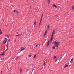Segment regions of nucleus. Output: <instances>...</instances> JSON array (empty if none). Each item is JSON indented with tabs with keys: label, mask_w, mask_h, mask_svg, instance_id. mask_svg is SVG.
I'll return each mask as SVG.
<instances>
[{
	"label": "nucleus",
	"mask_w": 74,
	"mask_h": 74,
	"mask_svg": "<svg viewBox=\"0 0 74 74\" xmlns=\"http://www.w3.org/2000/svg\"><path fill=\"white\" fill-rule=\"evenodd\" d=\"M60 42H59L55 41L53 42V45L52 49H55V47H58L59 45Z\"/></svg>",
	"instance_id": "obj_1"
},
{
	"label": "nucleus",
	"mask_w": 74,
	"mask_h": 74,
	"mask_svg": "<svg viewBox=\"0 0 74 74\" xmlns=\"http://www.w3.org/2000/svg\"><path fill=\"white\" fill-rule=\"evenodd\" d=\"M6 42H7V38H5V40L3 41V44H5L6 43Z\"/></svg>",
	"instance_id": "obj_2"
},
{
	"label": "nucleus",
	"mask_w": 74,
	"mask_h": 74,
	"mask_svg": "<svg viewBox=\"0 0 74 74\" xmlns=\"http://www.w3.org/2000/svg\"><path fill=\"white\" fill-rule=\"evenodd\" d=\"M50 41V40H49L47 42V47H48V46H49V42Z\"/></svg>",
	"instance_id": "obj_3"
},
{
	"label": "nucleus",
	"mask_w": 74,
	"mask_h": 74,
	"mask_svg": "<svg viewBox=\"0 0 74 74\" xmlns=\"http://www.w3.org/2000/svg\"><path fill=\"white\" fill-rule=\"evenodd\" d=\"M52 40H53V35H51V39L50 40V42H52Z\"/></svg>",
	"instance_id": "obj_4"
},
{
	"label": "nucleus",
	"mask_w": 74,
	"mask_h": 74,
	"mask_svg": "<svg viewBox=\"0 0 74 74\" xmlns=\"http://www.w3.org/2000/svg\"><path fill=\"white\" fill-rule=\"evenodd\" d=\"M47 29L45 32V34L44 35V37H45V35H46V34H47Z\"/></svg>",
	"instance_id": "obj_5"
},
{
	"label": "nucleus",
	"mask_w": 74,
	"mask_h": 74,
	"mask_svg": "<svg viewBox=\"0 0 74 74\" xmlns=\"http://www.w3.org/2000/svg\"><path fill=\"white\" fill-rule=\"evenodd\" d=\"M52 6L53 7H56V8L57 7V6H56V5H55V4H53L52 5Z\"/></svg>",
	"instance_id": "obj_6"
},
{
	"label": "nucleus",
	"mask_w": 74,
	"mask_h": 74,
	"mask_svg": "<svg viewBox=\"0 0 74 74\" xmlns=\"http://www.w3.org/2000/svg\"><path fill=\"white\" fill-rule=\"evenodd\" d=\"M5 55V51L4 52L2 53L0 55H2L3 56V55Z\"/></svg>",
	"instance_id": "obj_7"
},
{
	"label": "nucleus",
	"mask_w": 74,
	"mask_h": 74,
	"mask_svg": "<svg viewBox=\"0 0 74 74\" xmlns=\"http://www.w3.org/2000/svg\"><path fill=\"white\" fill-rule=\"evenodd\" d=\"M8 43H7V50H8Z\"/></svg>",
	"instance_id": "obj_8"
},
{
	"label": "nucleus",
	"mask_w": 74,
	"mask_h": 74,
	"mask_svg": "<svg viewBox=\"0 0 74 74\" xmlns=\"http://www.w3.org/2000/svg\"><path fill=\"white\" fill-rule=\"evenodd\" d=\"M55 30H53V32L52 33V36H53V34H54V33H55Z\"/></svg>",
	"instance_id": "obj_9"
},
{
	"label": "nucleus",
	"mask_w": 74,
	"mask_h": 74,
	"mask_svg": "<svg viewBox=\"0 0 74 74\" xmlns=\"http://www.w3.org/2000/svg\"><path fill=\"white\" fill-rule=\"evenodd\" d=\"M25 48L23 47H22L21 48V51H23V50H25Z\"/></svg>",
	"instance_id": "obj_10"
},
{
	"label": "nucleus",
	"mask_w": 74,
	"mask_h": 74,
	"mask_svg": "<svg viewBox=\"0 0 74 74\" xmlns=\"http://www.w3.org/2000/svg\"><path fill=\"white\" fill-rule=\"evenodd\" d=\"M5 36L6 37H8V38H9L10 37L8 35H6Z\"/></svg>",
	"instance_id": "obj_11"
},
{
	"label": "nucleus",
	"mask_w": 74,
	"mask_h": 74,
	"mask_svg": "<svg viewBox=\"0 0 74 74\" xmlns=\"http://www.w3.org/2000/svg\"><path fill=\"white\" fill-rule=\"evenodd\" d=\"M69 66V65H65V66H64V68H66V67H67Z\"/></svg>",
	"instance_id": "obj_12"
},
{
	"label": "nucleus",
	"mask_w": 74,
	"mask_h": 74,
	"mask_svg": "<svg viewBox=\"0 0 74 74\" xmlns=\"http://www.w3.org/2000/svg\"><path fill=\"white\" fill-rule=\"evenodd\" d=\"M0 34H2V31H1V29H0Z\"/></svg>",
	"instance_id": "obj_13"
},
{
	"label": "nucleus",
	"mask_w": 74,
	"mask_h": 74,
	"mask_svg": "<svg viewBox=\"0 0 74 74\" xmlns=\"http://www.w3.org/2000/svg\"><path fill=\"white\" fill-rule=\"evenodd\" d=\"M28 58H30V57H31L32 56V55H29L28 56Z\"/></svg>",
	"instance_id": "obj_14"
},
{
	"label": "nucleus",
	"mask_w": 74,
	"mask_h": 74,
	"mask_svg": "<svg viewBox=\"0 0 74 74\" xmlns=\"http://www.w3.org/2000/svg\"><path fill=\"white\" fill-rule=\"evenodd\" d=\"M41 21H42L41 20L39 24V26H40V25H41Z\"/></svg>",
	"instance_id": "obj_15"
},
{
	"label": "nucleus",
	"mask_w": 74,
	"mask_h": 74,
	"mask_svg": "<svg viewBox=\"0 0 74 74\" xmlns=\"http://www.w3.org/2000/svg\"><path fill=\"white\" fill-rule=\"evenodd\" d=\"M22 35V34H18V36H19V37H21Z\"/></svg>",
	"instance_id": "obj_16"
},
{
	"label": "nucleus",
	"mask_w": 74,
	"mask_h": 74,
	"mask_svg": "<svg viewBox=\"0 0 74 74\" xmlns=\"http://www.w3.org/2000/svg\"><path fill=\"white\" fill-rule=\"evenodd\" d=\"M22 68H21L20 70V73H21V72H22Z\"/></svg>",
	"instance_id": "obj_17"
},
{
	"label": "nucleus",
	"mask_w": 74,
	"mask_h": 74,
	"mask_svg": "<svg viewBox=\"0 0 74 74\" xmlns=\"http://www.w3.org/2000/svg\"><path fill=\"white\" fill-rule=\"evenodd\" d=\"M16 13H17V14L19 13V12L17 11V10H16Z\"/></svg>",
	"instance_id": "obj_18"
},
{
	"label": "nucleus",
	"mask_w": 74,
	"mask_h": 74,
	"mask_svg": "<svg viewBox=\"0 0 74 74\" xmlns=\"http://www.w3.org/2000/svg\"><path fill=\"white\" fill-rule=\"evenodd\" d=\"M36 55H35L33 57V58H34H34H36Z\"/></svg>",
	"instance_id": "obj_19"
},
{
	"label": "nucleus",
	"mask_w": 74,
	"mask_h": 74,
	"mask_svg": "<svg viewBox=\"0 0 74 74\" xmlns=\"http://www.w3.org/2000/svg\"><path fill=\"white\" fill-rule=\"evenodd\" d=\"M34 25H36V21H35L34 22Z\"/></svg>",
	"instance_id": "obj_20"
},
{
	"label": "nucleus",
	"mask_w": 74,
	"mask_h": 74,
	"mask_svg": "<svg viewBox=\"0 0 74 74\" xmlns=\"http://www.w3.org/2000/svg\"><path fill=\"white\" fill-rule=\"evenodd\" d=\"M44 66H45V65H46L45 62H44Z\"/></svg>",
	"instance_id": "obj_21"
},
{
	"label": "nucleus",
	"mask_w": 74,
	"mask_h": 74,
	"mask_svg": "<svg viewBox=\"0 0 74 74\" xmlns=\"http://www.w3.org/2000/svg\"><path fill=\"white\" fill-rule=\"evenodd\" d=\"M42 16H43V14H42V17H41V21H42Z\"/></svg>",
	"instance_id": "obj_22"
},
{
	"label": "nucleus",
	"mask_w": 74,
	"mask_h": 74,
	"mask_svg": "<svg viewBox=\"0 0 74 74\" xmlns=\"http://www.w3.org/2000/svg\"><path fill=\"white\" fill-rule=\"evenodd\" d=\"M47 27H48V29H49V28L50 27L49 26V25H48L47 26Z\"/></svg>",
	"instance_id": "obj_23"
},
{
	"label": "nucleus",
	"mask_w": 74,
	"mask_h": 74,
	"mask_svg": "<svg viewBox=\"0 0 74 74\" xmlns=\"http://www.w3.org/2000/svg\"><path fill=\"white\" fill-rule=\"evenodd\" d=\"M73 59H72L70 61V62H72L73 61Z\"/></svg>",
	"instance_id": "obj_24"
},
{
	"label": "nucleus",
	"mask_w": 74,
	"mask_h": 74,
	"mask_svg": "<svg viewBox=\"0 0 74 74\" xmlns=\"http://www.w3.org/2000/svg\"><path fill=\"white\" fill-rule=\"evenodd\" d=\"M35 45L36 47H37V46H38V45Z\"/></svg>",
	"instance_id": "obj_25"
},
{
	"label": "nucleus",
	"mask_w": 74,
	"mask_h": 74,
	"mask_svg": "<svg viewBox=\"0 0 74 74\" xmlns=\"http://www.w3.org/2000/svg\"><path fill=\"white\" fill-rule=\"evenodd\" d=\"M56 58V56H55L54 57L53 59H55V58Z\"/></svg>",
	"instance_id": "obj_26"
},
{
	"label": "nucleus",
	"mask_w": 74,
	"mask_h": 74,
	"mask_svg": "<svg viewBox=\"0 0 74 74\" xmlns=\"http://www.w3.org/2000/svg\"><path fill=\"white\" fill-rule=\"evenodd\" d=\"M13 11H14V12H16V10H14Z\"/></svg>",
	"instance_id": "obj_27"
},
{
	"label": "nucleus",
	"mask_w": 74,
	"mask_h": 74,
	"mask_svg": "<svg viewBox=\"0 0 74 74\" xmlns=\"http://www.w3.org/2000/svg\"><path fill=\"white\" fill-rule=\"evenodd\" d=\"M48 2H49L48 5H49V3H50V1Z\"/></svg>",
	"instance_id": "obj_28"
},
{
	"label": "nucleus",
	"mask_w": 74,
	"mask_h": 74,
	"mask_svg": "<svg viewBox=\"0 0 74 74\" xmlns=\"http://www.w3.org/2000/svg\"><path fill=\"white\" fill-rule=\"evenodd\" d=\"M48 2H49V1H50V0H48Z\"/></svg>",
	"instance_id": "obj_29"
},
{
	"label": "nucleus",
	"mask_w": 74,
	"mask_h": 74,
	"mask_svg": "<svg viewBox=\"0 0 74 74\" xmlns=\"http://www.w3.org/2000/svg\"><path fill=\"white\" fill-rule=\"evenodd\" d=\"M57 60H56V61L55 62H57Z\"/></svg>",
	"instance_id": "obj_30"
},
{
	"label": "nucleus",
	"mask_w": 74,
	"mask_h": 74,
	"mask_svg": "<svg viewBox=\"0 0 74 74\" xmlns=\"http://www.w3.org/2000/svg\"><path fill=\"white\" fill-rule=\"evenodd\" d=\"M19 36L18 35H16V36Z\"/></svg>",
	"instance_id": "obj_31"
},
{
	"label": "nucleus",
	"mask_w": 74,
	"mask_h": 74,
	"mask_svg": "<svg viewBox=\"0 0 74 74\" xmlns=\"http://www.w3.org/2000/svg\"><path fill=\"white\" fill-rule=\"evenodd\" d=\"M1 74H2V71H1Z\"/></svg>",
	"instance_id": "obj_32"
},
{
	"label": "nucleus",
	"mask_w": 74,
	"mask_h": 74,
	"mask_svg": "<svg viewBox=\"0 0 74 74\" xmlns=\"http://www.w3.org/2000/svg\"><path fill=\"white\" fill-rule=\"evenodd\" d=\"M1 60H3V59H2V58H1Z\"/></svg>",
	"instance_id": "obj_33"
},
{
	"label": "nucleus",
	"mask_w": 74,
	"mask_h": 74,
	"mask_svg": "<svg viewBox=\"0 0 74 74\" xmlns=\"http://www.w3.org/2000/svg\"><path fill=\"white\" fill-rule=\"evenodd\" d=\"M27 0V1H28V0Z\"/></svg>",
	"instance_id": "obj_34"
},
{
	"label": "nucleus",
	"mask_w": 74,
	"mask_h": 74,
	"mask_svg": "<svg viewBox=\"0 0 74 74\" xmlns=\"http://www.w3.org/2000/svg\"><path fill=\"white\" fill-rule=\"evenodd\" d=\"M30 8H31V7H30Z\"/></svg>",
	"instance_id": "obj_35"
}]
</instances>
